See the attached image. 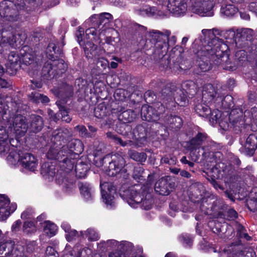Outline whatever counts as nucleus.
<instances>
[{
	"mask_svg": "<svg viewBox=\"0 0 257 257\" xmlns=\"http://www.w3.org/2000/svg\"><path fill=\"white\" fill-rule=\"evenodd\" d=\"M238 10L232 4H226L223 5L221 8V13L226 17H232L234 16Z\"/></svg>",
	"mask_w": 257,
	"mask_h": 257,
	"instance_id": "27",
	"label": "nucleus"
},
{
	"mask_svg": "<svg viewBox=\"0 0 257 257\" xmlns=\"http://www.w3.org/2000/svg\"><path fill=\"white\" fill-rule=\"evenodd\" d=\"M80 193L87 200L90 199L92 195V188L90 185L86 183H81L79 185Z\"/></svg>",
	"mask_w": 257,
	"mask_h": 257,
	"instance_id": "33",
	"label": "nucleus"
},
{
	"mask_svg": "<svg viewBox=\"0 0 257 257\" xmlns=\"http://www.w3.org/2000/svg\"><path fill=\"white\" fill-rule=\"evenodd\" d=\"M43 125L42 118L40 116H35L33 118L30 125L31 131L37 133L40 131Z\"/></svg>",
	"mask_w": 257,
	"mask_h": 257,
	"instance_id": "29",
	"label": "nucleus"
},
{
	"mask_svg": "<svg viewBox=\"0 0 257 257\" xmlns=\"http://www.w3.org/2000/svg\"><path fill=\"white\" fill-rule=\"evenodd\" d=\"M20 37V35L19 34L14 33L5 29L0 30V46L3 47L8 44L14 47L17 42L21 43L19 41Z\"/></svg>",
	"mask_w": 257,
	"mask_h": 257,
	"instance_id": "14",
	"label": "nucleus"
},
{
	"mask_svg": "<svg viewBox=\"0 0 257 257\" xmlns=\"http://www.w3.org/2000/svg\"><path fill=\"white\" fill-rule=\"evenodd\" d=\"M245 34L248 35L246 36V39H250V37H251L253 34V31L250 29H244L242 32V35L245 37Z\"/></svg>",
	"mask_w": 257,
	"mask_h": 257,
	"instance_id": "61",
	"label": "nucleus"
},
{
	"mask_svg": "<svg viewBox=\"0 0 257 257\" xmlns=\"http://www.w3.org/2000/svg\"><path fill=\"white\" fill-rule=\"evenodd\" d=\"M256 138L253 135H250L240 150L247 155L251 156L253 154L256 147Z\"/></svg>",
	"mask_w": 257,
	"mask_h": 257,
	"instance_id": "20",
	"label": "nucleus"
},
{
	"mask_svg": "<svg viewBox=\"0 0 257 257\" xmlns=\"http://www.w3.org/2000/svg\"><path fill=\"white\" fill-rule=\"evenodd\" d=\"M59 111L61 114V118L63 121L69 122L71 120V118L68 115V111L64 106H60L59 107Z\"/></svg>",
	"mask_w": 257,
	"mask_h": 257,
	"instance_id": "52",
	"label": "nucleus"
},
{
	"mask_svg": "<svg viewBox=\"0 0 257 257\" xmlns=\"http://www.w3.org/2000/svg\"><path fill=\"white\" fill-rule=\"evenodd\" d=\"M17 208V204L10 203L9 199L5 195H0V220H5Z\"/></svg>",
	"mask_w": 257,
	"mask_h": 257,
	"instance_id": "11",
	"label": "nucleus"
},
{
	"mask_svg": "<svg viewBox=\"0 0 257 257\" xmlns=\"http://www.w3.org/2000/svg\"><path fill=\"white\" fill-rule=\"evenodd\" d=\"M84 50L86 57L88 59H92L95 55L97 46L90 42H87L84 45Z\"/></svg>",
	"mask_w": 257,
	"mask_h": 257,
	"instance_id": "30",
	"label": "nucleus"
},
{
	"mask_svg": "<svg viewBox=\"0 0 257 257\" xmlns=\"http://www.w3.org/2000/svg\"><path fill=\"white\" fill-rule=\"evenodd\" d=\"M20 55L22 56L21 62L23 61L26 65H29L33 63L35 59V53L32 49L28 47H25L20 51Z\"/></svg>",
	"mask_w": 257,
	"mask_h": 257,
	"instance_id": "25",
	"label": "nucleus"
},
{
	"mask_svg": "<svg viewBox=\"0 0 257 257\" xmlns=\"http://www.w3.org/2000/svg\"><path fill=\"white\" fill-rule=\"evenodd\" d=\"M202 33L204 41V44L202 43L204 47L203 51H206L211 55L215 54L220 47V40L216 37V35L219 34L218 31L214 29H204Z\"/></svg>",
	"mask_w": 257,
	"mask_h": 257,
	"instance_id": "5",
	"label": "nucleus"
},
{
	"mask_svg": "<svg viewBox=\"0 0 257 257\" xmlns=\"http://www.w3.org/2000/svg\"><path fill=\"white\" fill-rule=\"evenodd\" d=\"M237 232L240 237L244 238L246 240H250L251 237L246 233L245 228L241 224H238L237 225Z\"/></svg>",
	"mask_w": 257,
	"mask_h": 257,
	"instance_id": "46",
	"label": "nucleus"
},
{
	"mask_svg": "<svg viewBox=\"0 0 257 257\" xmlns=\"http://www.w3.org/2000/svg\"><path fill=\"white\" fill-rule=\"evenodd\" d=\"M164 109L165 107L162 104L158 107V110L152 106L144 105L141 110L142 117L148 121H157L160 119V114Z\"/></svg>",
	"mask_w": 257,
	"mask_h": 257,
	"instance_id": "9",
	"label": "nucleus"
},
{
	"mask_svg": "<svg viewBox=\"0 0 257 257\" xmlns=\"http://www.w3.org/2000/svg\"><path fill=\"white\" fill-rule=\"evenodd\" d=\"M144 173L143 169L140 166L135 167L134 168L133 177L134 179L137 180H141V178L143 177V174Z\"/></svg>",
	"mask_w": 257,
	"mask_h": 257,
	"instance_id": "53",
	"label": "nucleus"
},
{
	"mask_svg": "<svg viewBox=\"0 0 257 257\" xmlns=\"http://www.w3.org/2000/svg\"><path fill=\"white\" fill-rule=\"evenodd\" d=\"M181 241L185 246H190L192 243L191 238L187 235H183L181 237Z\"/></svg>",
	"mask_w": 257,
	"mask_h": 257,
	"instance_id": "56",
	"label": "nucleus"
},
{
	"mask_svg": "<svg viewBox=\"0 0 257 257\" xmlns=\"http://www.w3.org/2000/svg\"><path fill=\"white\" fill-rule=\"evenodd\" d=\"M199 67L202 72H206L211 69L210 65L204 61H200L199 63Z\"/></svg>",
	"mask_w": 257,
	"mask_h": 257,
	"instance_id": "55",
	"label": "nucleus"
},
{
	"mask_svg": "<svg viewBox=\"0 0 257 257\" xmlns=\"http://www.w3.org/2000/svg\"><path fill=\"white\" fill-rule=\"evenodd\" d=\"M23 232L27 234H31L35 233L37 230L34 222L30 221L24 222L23 226Z\"/></svg>",
	"mask_w": 257,
	"mask_h": 257,
	"instance_id": "36",
	"label": "nucleus"
},
{
	"mask_svg": "<svg viewBox=\"0 0 257 257\" xmlns=\"http://www.w3.org/2000/svg\"><path fill=\"white\" fill-rule=\"evenodd\" d=\"M85 234L88 240L90 241H96L99 238L98 233L93 228L88 229Z\"/></svg>",
	"mask_w": 257,
	"mask_h": 257,
	"instance_id": "44",
	"label": "nucleus"
},
{
	"mask_svg": "<svg viewBox=\"0 0 257 257\" xmlns=\"http://www.w3.org/2000/svg\"><path fill=\"white\" fill-rule=\"evenodd\" d=\"M213 0H195L193 5V12L202 17H211L213 15Z\"/></svg>",
	"mask_w": 257,
	"mask_h": 257,
	"instance_id": "7",
	"label": "nucleus"
},
{
	"mask_svg": "<svg viewBox=\"0 0 257 257\" xmlns=\"http://www.w3.org/2000/svg\"><path fill=\"white\" fill-rule=\"evenodd\" d=\"M163 5L177 16L183 15L187 10V5L184 0H163Z\"/></svg>",
	"mask_w": 257,
	"mask_h": 257,
	"instance_id": "8",
	"label": "nucleus"
},
{
	"mask_svg": "<svg viewBox=\"0 0 257 257\" xmlns=\"http://www.w3.org/2000/svg\"><path fill=\"white\" fill-rule=\"evenodd\" d=\"M106 244L108 246L113 247L117 246L118 247L119 242L115 240L111 239L107 240L106 241Z\"/></svg>",
	"mask_w": 257,
	"mask_h": 257,
	"instance_id": "64",
	"label": "nucleus"
},
{
	"mask_svg": "<svg viewBox=\"0 0 257 257\" xmlns=\"http://www.w3.org/2000/svg\"><path fill=\"white\" fill-rule=\"evenodd\" d=\"M170 184L166 179L162 178L155 185V190L161 195H168L170 193Z\"/></svg>",
	"mask_w": 257,
	"mask_h": 257,
	"instance_id": "24",
	"label": "nucleus"
},
{
	"mask_svg": "<svg viewBox=\"0 0 257 257\" xmlns=\"http://www.w3.org/2000/svg\"><path fill=\"white\" fill-rule=\"evenodd\" d=\"M133 245L132 243L124 241L119 242L118 245V249H119V251H121L123 253L124 251H128L131 249Z\"/></svg>",
	"mask_w": 257,
	"mask_h": 257,
	"instance_id": "50",
	"label": "nucleus"
},
{
	"mask_svg": "<svg viewBox=\"0 0 257 257\" xmlns=\"http://www.w3.org/2000/svg\"><path fill=\"white\" fill-rule=\"evenodd\" d=\"M206 139L207 136L206 134L199 133L187 143V148L191 151H196L200 148V146L206 141Z\"/></svg>",
	"mask_w": 257,
	"mask_h": 257,
	"instance_id": "19",
	"label": "nucleus"
},
{
	"mask_svg": "<svg viewBox=\"0 0 257 257\" xmlns=\"http://www.w3.org/2000/svg\"><path fill=\"white\" fill-rule=\"evenodd\" d=\"M183 123L181 117L177 116H170L168 117L167 125L172 128L177 130L180 128Z\"/></svg>",
	"mask_w": 257,
	"mask_h": 257,
	"instance_id": "28",
	"label": "nucleus"
},
{
	"mask_svg": "<svg viewBox=\"0 0 257 257\" xmlns=\"http://www.w3.org/2000/svg\"><path fill=\"white\" fill-rule=\"evenodd\" d=\"M96 26L91 27V28L87 29L86 31V35L88 37V39L90 40H95L97 38L98 33L100 35L101 31H99L98 29L95 28Z\"/></svg>",
	"mask_w": 257,
	"mask_h": 257,
	"instance_id": "38",
	"label": "nucleus"
},
{
	"mask_svg": "<svg viewBox=\"0 0 257 257\" xmlns=\"http://www.w3.org/2000/svg\"><path fill=\"white\" fill-rule=\"evenodd\" d=\"M69 136V131L66 128H60L53 132L52 141L54 144L64 146L65 140Z\"/></svg>",
	"mask_w": 257,
	"mask_h": 257,
	"instance_id": "22",
	"label": "nucleus"
},
{
	"mask_svg": "<svg viewBox=\"0 0 257 257\" xmlns=\"http://www.w3.org/2000/svg\"><path fill=\"white\" fill-rule=\"evenodd\" d=\"M13 244L11 242H6L0 243V254H3L5 251L8 249V252L12 250Z\"/></svg>",
	"mask_w": 257,
	"mask_h": 257,
	"instance_id": "51",
	"label": "nucleus"
},
{
	"mask_svg": "<svg viewBox=\"0 0 257 257\" xmlns=\"http://www.w3.org/2000/svg\"><path fill=\"white\" fill-rule=\"evenodd\" d=\"M62 96L65 97H69L73 94V89L72 86L69 85H65L63 90H61Z\"/></svg>",
	"mask_w": 257,
	"mask_h": 257,
	"instance_id": "48",
	"label": "nucleus"
},
{
	"mask_svg": "<svg viewBox=\"0 0 257 257\" xmlns=\"http://www.w3.org/2000/svg\"><path fill=\"white\" fill-rule=\"evenodd\" d=\"M179 93L177 92L176 94L174 92L173 93L169 87H166L162 90L161 97L163 100V103L165 101L172 102L173 100L175 101L177 103L181 106L184 105L187 103V98L186 96H178L177 94Z\"/></svg>",
	"mask_w": 257,
	"mask_h": 257,
	"instance_id": "13",
	"label": "nucleus"
},
{
	"mask_svg": "<svg viewBox=\"0 0 257 257\" xmlns=\"http://www.w3.org/2000/svg\"><path fill=\"white\" fill-rule=\"evenodd\" d=\"M221 115V112L218 109H215L212 111H211L210 113L207 117L209 118L210 122L214 124L217 122L220 123L219 119Z\"/></svg>",
	"mask_w": 257,
	"mask_h": 257,
	"instance_id": "41",
	"label": "nucleus"
},
{
	"mask_svg": "<svg viewBox=\"0 0 257 257\" xmlns=\"http://www.w3.org/2000/svg\"><path fill=\"white\" fill-rule=\"evenodd\" d=\"M55 166L49 162L44 163L41 167V174L50 180L55 176Z\"/></svg>",
	"mask_w": 257,
	"mask_h": 257,
	"instance_id": "26",
	"label": "nucleus"
},
{
	"mask_svg": "<svg viewBox=\"0 0 257 257\" xmlns=\"http://www.w3.org/2000/svg\"><path fill=\"white\" fill-rule=\"evenodd\" d=\"M21 165L27 170L35 171L37 168L38 161L33 154L22 153L21 156Z\"/></svg>",
	"mask_w": 257,
	"mask_h": 257,
	"instance_id": "16",
	"label": "nucleus"
},
{
	"mask_svg": "<svg viewBox=\"0 0 257 257\" xmlns=\"http://www.w3.org/2000/svg\"><path fill=\"white\" fill-rule=\"evenodd\" d=\"M140 185L136 184L125 191L123 195L126 196V202L132 207L136 208L140 205L146 210L150 209L153 203L151 195L142 191Z\"/></svg>",
	"mask_w": 257,
	"mask_h": 257,
	"instance_id": "1",
	"label": "nucleus"
},
{
	"mask_svg": "<svg viewBox=\"0 0 257 257\" xmlns=\"http://www.w3.org/2000/svg\"><path fill=\"white\" fill-rule=\"evenodd\" d=\"M61 50L58 49L56 50V46L54 43H50L46 50L47 57L50 60H53L55 59V54H60Z\"/></svg>",
	"mask_w": 257,
	"mask_h": 257,
	"instance_id": "35",
	"label": "nucleus"
},
{
	"mask_svg": "<svg viewBox=\"0 0 257 257\" xmlns=\"http://www.w3.org/2000/svg\"><path fill=\"white\" fill-rule=\"evenodd\" d=\"M96 66L100 71H103L108 67V61L103 57L99 58L97 61Z\"/></svg>",
	"mask_w": 257,
	"mask_h": 257,
	"instance_id": "47",
	"label": "nucleus"
},
{
	"mask_svg": "<svg viewBox=\"0 0 257 257\" xmlns=\"http://www.w3.org/2000/svg\"><path fill=\"white\" fill-rule=\"evenodd\" d=\"M8 135L6 134L0 135V155H4L9 151L10 146L7 142Z\"/></svg>",
	"mask_w": 257,
	"mask_h": 257,
	"instance_id": "31",
	"label": "nucleus"
},
{
	"mask_svg": "<svg viewBox=\"0 0 257 257\" xmlns=\"http://www.w3.org/2000/svg\"><path fill=\"white\" fill-rule=\"evenodd\" d=\"M237 213L234 209H230L227 211V217L228 219H234L237 218Z\"/></svg>",
	"mask_w": 257,
	"mask_h": 257,
	"instance_id": "59",
	"label": "nucleus"
},
{
	"mask_svg": "<svg viewBox=\"0 0 257 257\" xmlns=\"http://www.w3.org/2000/svg\"><path fill=\"white\" fill-rule=\"evenodd\" d=\"M134 137L136 141H123L115 136H111L112 139L115 142L122 147L134 146L135 147H139L144 143L146 139V130L145 127L142 125H138L134 130Z\"/></svg>",
	"mask_w": 257,
	"mask_h": 257,
	"instance_id": "6",
	"label": "nucleus"
},
{
	"mask_svg": "<svg viewBox=\"0 0 257 257\" xmlns=\"http://www.w3.org/2000/svg\"><path fill=\"white\" fill-rule=\"evenodd\" d=\"M101 195L103 202L107 207H111L114 204V194L116 195L115 189L110 184L105 182L100 184Z\"/></svg>",
	"mask_w": 257,
	"mask_h": 257,
	"instance_id": "10",
	"label": "nucleus"
},
{
	"mask_svg": "<svg viewBox=\"0 0 257 257\" xmlns=\"http://www.w3.org/2000/svg\"><path fill=\"white\" fill-rule=\"evenodd\" d=\"M46 254L48 256L58 257L57 252L55 250L54 248L51 246H48L47 247Z\"/></svg>",
	"mask_w": 257,
	"mask_h": 257,
	"instance_id": "57",
	"label": "nucleus"
},
{
	"mask_svg": "<svg viewBox=\"0 0 257 257\" xmlns=\"http://www.w3.org/2000/svg\"><path fill=\"white\" fill-rule=\"evenodd\" d=\"M95 165L98 167H102L108 175H116L123 168L125 165L124 158L118 154L106 155L102 159L95 161Z\"/></svg>",
	"mask_w": 257,
	"mask_h": 257,
	"instance_id": "2",
	"label": "nucleus"
},
{
	"mask_svg": "<svg viewBox=\"0 0 257 257\" xmlns=\"http://www.w3.org/2000/svg\"><path fill=\"white\" fill-rule=\"evenodd\" d=\"M40 97L41 94L39 93L32 92L31 94L29 95V98L31 99V100L36 103L40 102Z\"/></svg>",
	"mask_w": 257,
	"mask_h": 257,
	"instance_id": "58",
	"label": "nucleus"
},
{
	"mask_svg": "<svg viewBox=\"0 0 257 257\" xmlns=\"http://www.w3.org/2000/svg\"><path fill=\"white\" fill-rule=\"evenodd\" d=\"M216 94L215 90L211 84H205L203 88L202 101L204 103H211Z\"/></svg>",
	"mask_w": 257,
	"mask_h": 257,
	"instance_id": "23",
	"label": "nucleus"
},
{
	"mask_svg": "<svg viewBox=\"0 0 257 257\" xmlns=\"http://www.w3.org/2000/svg\"><path fill=\"white\" fill-rule=\"evenodd\" d=\"M157 13V10L155 7H146L140 10V15L143 16L152 17Z\"/></svg>",
	"mask_w": 257,
	"mask_h": 257,
	"instance_id": "43",
	"label": "nucleus"
},
{
	"mask_svg": "<svg viewBox=\"0 0 257 257\" xmlns=\"http://www.w3.org/2000/svg\"><path fill=\"white\" fill-rule=\"evenodd\" d=\"M21 225V221L20 220H18L14 222L12 226V230L13 231H17Z\"/></svg>",
	"mask_w": 257,
	"mask_h": 257,
	"instance_id": "63",
	"label": "nucleus"
},
{
	"mask_svg": "<svg viewBox=\"0 0 257 257\" xmlns=\"http://www.w3.org/2000/svg\"><path fill=\"white\" fill-rule=\"evenodd\" d=\"M247 206L250 210L257 211V199L248 200L247 201Z\"/></svg>",
	"mask_w": 257,
	"mask_h": 257,
	"instance_id": "54",
	"label": "nucleus"
},
{
	"mask_svg": "<svg viewBox=\"0 0 257 257\" xmlns=\"http://www.w3.org/2000/svg\"><path fill=\"white\" fill-rule=\"evenodd\" d=\"M17 13V7L12 1L5 0L0 3V15L1 17L13 18L14 15H16Z\"/></svg>",
	"mask_w": 257,
	"mask_h": 257,
	"instance_id": "17",
	"label": "nucleus"
},
{
	"mask_svg": "<svg viewBox=\"0 0 257 257\" xmlns=\"http://www.w3.org/2000/svg\"><path fill=\"white\" fill-rule=\"evenodd\" d=\"M206 104H199L196 106V110L199 115L207 117L210 113L211 110L209 106Z\"/></svg>",
	"mask_w": 257,
	"mask_h": 257,
	"instance_id": "34",
	"label": "nucleus"
},
{
	"mask_svg": "<svg viewBox=\"0 0 257 257\" xmlns=\"http://www.w3.org/2000/svg\"><path fill=\"white\" fill-rule=\"evenodd\" d=\"M62 148V153H64L63 155L66 156L63 160V167L66 168V172H68L74 168V161L72 159L83 151V145L80 140H74L69 142L68 145L63 146Z\"/></svg>",
	"mask_w": 257,
	"mask_h": 257,
	"instance_id": "3",
	"label": "nucleus"
},
{
	"mask_svg": "<svg viewBox=\"0 0 257 257\" xmlns=\"http://www.w3.org/2000/svg\"><path fill=\"white\" fill-rule=\"evenodd\" d=\"M87 171V166L82 163L77 164L75 166L76 176L79 178L85 177Z\"/></svg>",
	"mask_w": 257,
	"mask_h": 257,
	"instance_id": "39",
	"label": "nucleus"
},
{
	"mask_svg": "<svg viewBox=\"0 0 257 257\" xmlns=\"http://www.w3.org/2000/svg\"><path fill=\"white\" fill-rule=\"evenodd\" d=\"M150 33L152 38L156 41L155 44L156 51L162 56L167 52L169 45H174L176 42L177 39L175 36L169 38L171 35V32L169 30H165L163 32L152 30Z\"/></svg>",
	"mask_w": 257,
	"mask_h": 257,
	"instance_id": "4",
	"label": "nucleus"
},
{
	"mask_svg": "<svg viewBox=\"0 0 257 257\" xmlns=\"http://www.w3.org/2000/svg\"><path fill=\"white\" fill-rule=\"evenodd\" d=\"M21 58L18 52H11L8 56L6 64L7 72L11 75L14 74L20 67Z\"/></svg>",
	"mask_w": 257,
	"mask_h": 257,
	"instance_id": "15",
	"label": "nucleus"
},
{
	"mask_svg": "<svg viewBox=\"0 0 257 257\" xmlns=\"http://www.w3.org/2000/svg\"><path fill=\"white\" fill-rule=\"evenodd\" d=\"M63 146L53 144L47 154V157L49 159L58 160L60 162L62 161L66 156H64L62 153V150Z\"/></svg>",
	"mask_w": 257,
	"mask_h": 257,
	"instance_id": "21",
	"label": "nucleus"
},
{
	"mask_svg": "<svg viewBox=\"0 0 257 257\" xmlns=\"http://www.w3.org/2000/svg\"><path fill=\"white\" fill-rule=\"evenodd\" d=\"M108 257H125V255L121 251H116L109 253Z\"/></svg>",
	"mask_w": 257,
	"mask_h": 257,
	"instance_id": "62",
	"label": "nucleus"
},
{
	"mask_svg": "<svg viewBox=\"0 0 257 257\" xmlns=\"http://www.w3.org/2000/svg\"><path fill=\"white\" fill-rule=\"evenodd\" d=\"M22 153H18L15 151H12L8 156L7 159L12 164L15 165L19 162L21 164V156Z\"/></svg>",
	"mask_w": 257,
	"mask_h": 257,
	"instance_id": "40",
	"label": "nucleus"
},
{
	"mask_svg": "<svg viewBox=\"0 0 257 257\" xmlns=\"http://www.w3.org/2000/svg\"><path fill=\"white\" fill-rule=\"evenodd\" d=\"M25 120V117L21 115H17L14 118V129L16 133L20 136H23L28 130V126Z\"/></svg>",
	"mask_w": 257,
	"mask_h": 257,
	"instance_id": "18",
	"label": "nucleus"
},
{
	"mask_svg": "<svg viewBox=\"0 0 257 257\" xmlns=\"http://www.w3.org/2000/svg\"><path fill=\"white\" fill-rule=\"evenodd\" d=\"M111 19V15L106 13L99 15H94L90 18L92 25L97 27L99 31H101V32L105 31L108 28Z\"/></svg>",
	"mask_w": 257,
	"mask_h": 257,
	"instance_id": "12",
	"label": "nucleus"
},
{
	"mask_svg": "<svg viewBox=\"0 0 257 257\" xmlns=\"http://www.w3.org/2000/svg\"><path fill=\"white\" fill-rule=\"evenodd\" d=\"M57 231V226L50 221H45L44 225V232L49 237L54 235Z\"/></svg>",
	"mask_w": 257,
	"mask_h": 257,
	"instance_id": "32",
	"label": "nucleus"
},
{
	"mask_svg": "<svg viewBox=\"0 0 257 257\" xmlns=\"http://www.w3.org/2000/svg\"><path fill=\"white\" fill-rule=\"evenodd\" d=\"M80 235L82 236L83 235V232L82 231H80V233H78L75 230L71 229L66 234V238L68 241H70L76 239V238Z\"/></svg>",
	"mask_w": 257,
	"mask_h": 257,
	"instance_id": "49",
	"label": "nucleus"
},
{
	"mask_svg": "<svg viewBox=\"0 0 257 257\" xmlns=\"http://www.w3.org/2000/svg\"><path fill=\"white\" fill-rule=\"evenodd\" d=\"M128 155L131 158L140 162H145L147 159V155L145 153H139L130 150L128 152Z\"/></svg>",
	"mask_w": 257,
	"mask_h": 257,
	"instance_id": "37",
	"label": "nucleus"
},
{
	"mask_svg": "<svg viewBox=\"0 0 257 257\" xmlns=\"http://www.w3.org/2000/svg\"><path fill=\"white\" fill-rule=\"evenodd\" d=\"M76 129L78 130L79 133L81 134L82 136H86L87 137H90L89 135L87 134L86 132L87 130L86 127L83 125H77L76 127Z\"/></svg>",
	"mask_w": 257,
	"mask_h": 257,
	"instance_id": "60",
	"label": "nucleus"
},
{
	"mask_svg": "<svg viewBox=\"0 0 257 257\" xmlns=\"http://www.w3.org/2000/svg\"><path fill=\"white\" fill-rule=\"evenodd\" d=\"M128 96L127 91L123 89H117L114 93L115 99L118 101H123Z\"/></svg>",
	"mask_w": 257,
	"mask_h": 257,
	"instance_id": "42",
	"label": "nucleus"
},
{
	"mask_svg": "<svg viewBox=\"0 0 257 257\" xmlns=\"http://www.w3.org/2000/svg\"><path fill=\"white\" fill-rule=\"evenodd\" d=\"M119 118L123 119L127 122H131L134 118V113L131 110H127L121 113L119 115Z\"/></svg>",
	"mask_w": 257,
	"mask_h": 257,
	"instance_id": "45",
	"label": "nucleus"
}]
</instances>
